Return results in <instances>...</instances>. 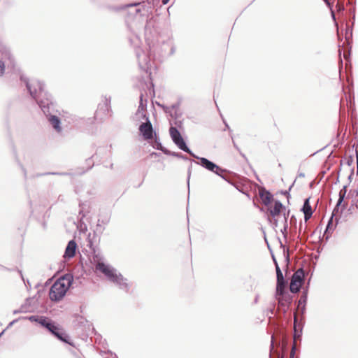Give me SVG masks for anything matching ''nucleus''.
Wrapping results in <instances>:
<instances>
[{
    "instance_id": "nucleus-56",
    "label": "nucleus",
    "mask_w": 358,
    "mask_h": 358,
    "mask_svg": "<svg viewBox=\"0 0 358 358\" xmlns=\"http://www.w3.org/2000/svg\"><path fill=\"white\" fill-rule=\"evenodd\" d=\"M110 356L111 357V358H117V356L112 352H110Z\"/></svg>"
},
{
    "instance_id": "nucleus-60",
    "label": "nucleus",
    "mask_w": 358,
    "mask_h": 358,
    "mask_svg": "<svg viewBox=\"0 0 358 358\" xmlns=\"http://www.w3.org/2000/svg\"><path fill=\"white\" fill-rule=\"evenodd\" d=\"M150 155H151V156H159V153H157V152H152V153L150 154Z\"/></svg>"
},
{
    "instance_id": "nucleus-22",
    "label": "nucleus",
    "mask_w": 358,
    "mask_h": 358,
    "mask_svg": "<svg viewBox=\"0 0 358 358\" xmlns=\"http://www.w3.org/2000/svg\"><path fill=\"white\" fill-rule=\"evenodd\" d=\"M77 244L74 240H71L66 248L64 257L66 259H71L76 255Z\"/></svg>"
},
{
    "instance_id": "nucleus-13",
    "label": "nucleus",
    "mask_w": 358,
    "mask_h": 358,
    "mask_svg": "<svg viewBox=\"0 0 358 358\" xmlns=\"http://www.w3.org/2000/svg\"><path fill=\"white\" fill-rule=\"evenodd\" d=\"M171 137L173 142L180 150L188 153L192 157H196V155L187 146L183 136H171Z\"/></svg>"
},
{
    "instance_id": "nucleus-11",
    "label": "nucleus",
    "mask_w": 358,
    "mask_h": 358,
    "mask_svg": "<svg viewBox=\"0 0 358 358\" xmlns=\"http://www.w3.org/2000/svg\"><path fill=\"white\" fill-rule=\"evenodd\" d=\"M110 97H106L105 103L103 105H99L97 110L94 114V118L99 121H103L105 118H106L109 115V112L110 110Z\"/></svg>"
},
{
    "instance_id": "nucleus-59",
    "label": "nucleus",
    "mask_w": 358,
    "mask_h": 358,
    "mask_svg": "<svg viewBox=\"0 0 358 358\" xmlns=\"http://www.w3.org/2000/svg\"><path fill=\"white\" fill-rule=\"evenodd\" d=\"M298 177H299V178H304L305 177V174L303 173H299L298 174Z\"/></svg>"
},
{
    "instance_id": "nucleus-49",
    "label": "nucleus",
    "mask_w": 358,
    "mask_h": 358,
    "mask_svg": "<svg viewBox=\"0 0 358 358\" xmlns=\"http://www.w3.org/2000/svg\"><path fill=\"white\" fill-rule=\"evenodd\" d=\"M284 314H285L289 309L288 306L280 307Z\"/></svg>"
},
{
    "instance_id": "nucleus-6",
    "label": "nucleus",
    "mask_w": 358,
    "mask_h": 358,
    "mask_svg": "<svg viewBox=\"0 0 358 358\" xmlns=\"http://www.w3.org/2000/svg\"><path fill=\"white\" fill-rule=\"evenodd\" d=\"M194 158L199 160V162L193 161L194 163L201 166L203 168L206 169V170L215 173L216 175L219 176L224 180L229 182V180L225 176V173L228 172L226 169H222V167L219 166L215 163L208 159L207 158L200 157L197 155H196V157H194Z\"/></svg>"
},
{
    "instance_id": "nucleus-16",
    "label": "nucleus",
    "mask_w": 358,
    "mask_h": 358,
    "mask_svg": "<svg viewBox=\"0 0 358 358\" xmlns=\"http://www.w3.org/2000/svg\"><path fill=\"white\" fill-rule=\"evenodd\" d=\"M180 106V102L178 101L177 103L172 104L171 106H162V108L166 113L169 114L171 117H175V119H178L182 115L179 109Z\"/></svg>"
},
{
    "instance_id": "nucleus-15",
    "label": "nucleus",
    "mask_w": 358,
    "mask_h": 358,
    "mask_svg": "<svg viewBox=\"0 0 358 358\" xmlns=\"http://www.w3.org/2000/svg\"><path fill=\"white\" fill-rule=\"evenodd\" d=\"M340 217H336L335 221L336 223L334 224V217L331 216L326 226V229L324 230V234H323V238H325V241H327L329 238H330L331 234L335 230L337 224H338Z\"/></svg>"
},
{
    "instance_id": "nucleus-26",
    "label": "nucleus",
    "mask_w": 358,
    "mask_h": 358,
    "mask_svg": "<svg viewBox=\"0 0 358 358\" xmlns=\"http://www.w3.org/2000/svg\"><path fill=\"white\" fill-rule=\"evenodd\" d=\"M341 206V213H342V212L346 208V204L345 203H343L342 205V203H339V200L337 201V203L333 210V212L331 213V216H333L334 217H336L337 214L339 213V208H340V206Z\"/></svg>"
},
{
    "instance_id": "nucleus-62",
    "label": "nucleus",
    "mask_w": 358,
    "mask_h": 358,
    "mask_svg": "<svg viewBox=\"0 0 358 358\" xmlns=\"http://www.w3.org/2000/svg\"><path fill=\"white\" fill-rule=\"evenodd\" d=\"M356 159H357V164H358V151L356 150Z\"/></svg>"
},
{
    "instance_id": "nucleus-32",
    "label": "nucleus",
    "mask_w": 358,
    "mask_h": 358,
    "mask_svg": "<svg viewBox=\"0 0 358 358\" xmlns=\"http://www.w3.org/2000/svg\"><path fill=\"white\" fill-rule=\"evenodd\" d=\"M86 206H87V205L85 203H79V207H80L79 216H80V222H82L83 219L85 216V213H84V211H85V209Z\"/></svg>"
},
{
    "instance_id": "nucleus-33",
    "label": "nucleus",
    "mask_w": 358,
    "mask_h": 358,
    "mask_svg": "<svg viewBox=\"0 0 358 358\" xmlns=\"http://www.w3.org/2000/svg\"><path fill=\"white\" fill-rule=\"evenodd\" d=\"M70 173L66 172H47L43 173H38L36 175V177L43 176L46 175H59V176H67Z\"/></svg>"
},
{
    "instance_id": "nucleus-21",
    "label": "nucleus",
    "mask_w": 358,
    "mask_h": 358,
    "mask_svg": "<svg viewBox=\"0 0 358 358\" xmlns=\"http://www.w3.org/2000/svg\"><path fill=\"white\" fill-rule=\"evenodd\" d=\"M275 339L274 336H271V341L270 345V355L269 358H284V347L282 346L280 350L274 349Z\"/></svg>"
},
{
    "instance_id": "nucleus-52",
    "label": "nucleus",
    "mask_w": 358,
    "mask_h": 358,
    "mask_svg": "<svg viewBox=\"0 0 358 358\" xmlns=\"http://www.w3.org/2000/svg\"><path fill=\"white\" fill-rule=\"evenodd\" d=\"M329 8H331V3L329 0H323Z\"/></svg>"
},
{
    "instance_id": "nucleus-42",
    "label": "nucleus",
    "mask_w": 358,
    "mask_h": 358,
    "mask_svg": "<svg viewBox=\"0 0 358 358\" xmlns=\"http://www.w3.org/2000/svg\"><path fill=\"white\" fill-rule=\"evenodd\" d=\"M337 12H343L345 10L343 3H337L336 5Z\"/></svg>"
},
{
    "instance_id": "nucleus-20",
    "label": "nucleus",
    "mask_w": 358,
    "mask_h": 358,
    "mask_svg": "<svg viewBox=\"0 0 358 358\" xmlns=\"http://www.w3.org/2000/svg\"><path fill=\"white\" fill-rule=\"evenodd\" d=\"M275 299L278 300L280 307H289L292 302V296L287 294L286 291L282 295H277L275 294Z\"/></svg>"
},
{
    "instance_id": "nucleus-17",
    "label": "nucleus",
    "mask_w": 358,
    "mask_h": 358,
    "mask_svg": "<svg viewBox=\"0 0 358 358\" xmlns=\"http://www.w3.org/2000/svg\"><path fill=\"white\" fill-rule=\"evenodd\" d=\"M142 116H143V117H145V122H142L139 125V128H138L139 134H143V135L156 134L155 131L153 130L152 124H151L150 121L149 120L148 117H146V115L145 114L142 115Z\"/></svg>"
},
{
    "instance_id": "nucleus-24",
    "label": "nucleus",
    "mask_w": 358,
    "mask_h": 358,
    "mask_svg": "<svg viewBox=\"0 0 358 358\" xmlns=\"http://www.w3.org/2000/svg\"><path fill=\"white\" fill-rule=\"evenodd\" d=\"M143 96H144V94L143 92H141L140 94V96H139L140 101H139V106H138V113H140L141 110L144 111L147 107L148 101H147V99H144Z\"/></svg>"
},
{
    "instance_id": "nucleus-30",
    "label": "nucleus",
    "mask_w": 358,
    "mask_h": 358,
    "mask_svg": "<svg viewBox=\"0 0 358 358\" xmlns=\"http://www.w3.org/2000/svg\"><path fill=\"white\" fill-rule=\"evenodd\" d=\"M100 219L98 220L97 224L96 225L95 230L94 231L95 235L100 236L104 231L105 227L102 226V224H100Z\"/></svg>"
},
{
    "instance_id": "nucleus-64",
    "label": "nucleus",
    "mask_w": 358,
    "mask_h": 358,
    "mask_svg": "<svg viewBox=\"0 0 358 358\" xmlns=\"http://www.w3.org/2000/svg\"><path fill=\"white\" fill-rule=\"evenodd\" d=\"M357 175L358 176V164H357Z\"/></svg>"
},
{
    "instance_id": "nucleus-51",
    "label": "nucleus",
    "mask_w": 358,
    "mask_h": 358,
    "mask_svg": "<svg viewBox=\"0 0 358 358\" xmlns=\"http://www.w3.org/2000/svg\"><path fill=\"white\" fill-rule=\"evenodd\" d=\"M300 308H301V314H304L305 311H306V306H301Z\"/></svg>"
},
{
    "instance_id": "nucleus-19",
    "label": "nucleus",
    "mask_w": 358,
    "mask_h": 358,
    "mask_svg": "<svg viewBox=\"0 0 358 358\" xmlns=\"http://www.w3.org/2000/svg\"><path fill=\"white\" fill-rule=\"evenodd\" d=\"M259 194L262 203L265 205L266 208L269 206L272 200L273 199V196L271 194V192L263 187L259 189Z\"/></svg>"
},
{
    "instance_id": "nucleus-5",
    "label": "nucleus",
    "mask_w": 358,
    "mask_h": 358,
    "mask_svg": "<svg viewBox=\"0 0 358 358\" xmlns=\"http://www.w3.org/2000/svg\"><path fill=\"white\" fill-rule=\"evenodd\" d=\"M40 324L45 328L49 332H50L54 336H55L58 340L68 343L69 345H72L69 341V335L64 331V329L55 322H53L51 319L44 316L43 318L41 319Z\"/></svg>"
},
{
    "instance_id": "nucleus-23",
    "label": "nucleus",
    "mask_w": 358,
    "mask_h": 358,
    "mask_svg": "<svg viewBox=\"0 0 358 358\" xmlns=\"http://www.w3.org/2000/svg\"><path fill=\"white\" fill-rule=\"evenodd\" d=\"M350 13H352V25L350 27H348V25H347V28L345 30V39L347 41H348L350 38H351L352 36V28H353V26L355 24V8H353L352 9H351Z\"/></svg>"
},
{
    "instance_id": "nucleus-2",
    "label": "nucleus",
    "mask_w": 358,
    "mask_h": 358,
    "mask_svg": "<svg viewBox=\"0 0 358 358\" xmlns=\"http://www.w3.org/2000/svg\"><path fill=\"white\" fill-rule=\"evenodd\" d=\"M20 80L24 83L30 96L36 101L48 122L58 133L62 131L61 120L54 115L55 103L52 96L45 90L44 84L36 79L29 80L23 74L20 73Z\"/></svg>"
},
{
    "instance_id": "nucleus-14",
    "label": "nucleus",
    "mask_w": 358,
    "mask_h": 358,
    "mask_svg": "<svg viewBox=\"0 0 358 358\" xmlns=\"http://www.w3.org/2000/svg\"><path fill=\"white\" fill-rule=\"evenodd\" d=\"M104 257L103 255L94 250L93 255H92V262L94 264L95 268L102 273V270L101 269V267L102 265L107 266V267H112L110 265L106 264L104 262Z\"/></svg>"
},
{
    "instance_id": "nucleus-34",
    "label": "nucleus",
    "mask_w": 358,
    "mask_h": 358,
    "mask_svg": "<svg viewBox=\"0 0 358 358\" xmlns=\"http://www.w3.org/2000/svg\"><path fill=\"white\" fill-rule=\"evenodd\" d=\"M287 229H288L287 218L286 217V213H284V227H283V229H281V232L285 238L287 235Z\"/></svg>"
},
{
    "instance_id": "nucleus-4",
    "label": "nucleus",
    "mask_w": 358,
    "mask_h": 358,
    "mask_svg": "<svg viewBox=\"0 0 358 358\" xmlns=\"http://www.w3.org/2000/svg\"><path fill=\"white\" fill-rule=\"evenodd\" d=\"M101 269L102 270V273L104 274L109 281L113 282L119 289L124 292H129L130 286L127 282V279L124 278L120 273H118L115 268L113 266L107 267L102 265Z\"/></svg>"
},
{
    "instance_id": "nucleus-54",
    "label": "nucleus",
    "mask_w": 358,
    "mask_h": 358,
    "mask_svg": "<svg viewBox=\"0 0 358 358\" xmlns=\"http://www.w3.org/2000/svg\"><path fill=\"white\" fill-rule=\"evenodd\" d=\"M231 139H232V141H233V143H234V147H235L238 150H239V148H238V147L237 146V145H236V142H235V140H234L233 138H231Z\"/></svg>"
},
{
    "instance_id": "nucleus-27",
    "label": "nucleus",
    "mask_w": 358,
    "mask_h": 358,
    "mask_svg": "<svg viewBox=\"0 0 358 358\" xmlns=\"http://www.w3.org/2000/svg\"><path fill=\"white\" fill-rule=\"evenodd\" d=\"M296 324H297V318L295 316L294 317V339H301V334H302V326H299L300 329L298 331L296 329Z\"/></svg>"
},
{
    "instance_id": "nucleus-7",
    "label": "nucleus",
    "mask_w": 358,
    "mask_h": 358,
    "mask_svg": "<svg viewBox=\"0 0 358 358\" xmlns=\"http://www.w3.org/2000/svg\"><path fill=\"white\" fill-rule=\"evenodd\" d=\"M283 210H285V206L279 200L274 201L273 206H269L266 208L268 220L274 228L278 226V221L276 217L282 213Z\"/></svg>"
},
{
    "instance_id": "nucleus-12",
    "label": "nucleus",
    "mask_w": 358,
    "mask_h": 358,
    "mask_svg": "<svg viewBox=\"0 0 358 358\" xmlns=\"http://www.w3.org/2000/svg\"><path fill=\"white\" fill-rule=\"evenodd\" d=\"M143 141H147L153 148L162 151L164 154L167 155L169 150L164 147L160 142L159 136H141Z\"/></svg>"
},
{
    "instance_id": "nucleus-50",
    "label": "nucleus",
    "mask_w": 358,
    "mask_h": 358,
    "mask_svg": "<svg viewBox=\"0 0 358 358\" xmlns=\"http://www.w3.org/2000/svg\"><path fill=\"white\" fill-rule=\"evenodd\" d=\"M191 169H192V164H190V166H189L188 168V180L189 179V176H190V174H191ZM189 183V181L187 182Z\"/></svg>"
},
{
    "instance_id": "nucleus-58",
    "label": "nucleus",
    "mask_w": 358,
    "mask_h": 358,
    "mask_svg": "<svg viewBox=\"0 0 358 358\" xmlns=\"http://www.w3.org/2000/svg\"><path fill=\"white\" fill-rule=\"evenodd\" d=\"M170 0H162V3L163 5H166L169 3Z\"/></svg>"
},
{
    "instance_id": "nucleus-1",
    "label": "nucleus",
    "mask_w": 358,
    "mask_h": 358,
    "mask_svg": "<svg viewBox=\"0 0 358 358\" xmlns=\"http://www.w3.org/2000/svg\"><path fill=\"white\" fill-rule=\"evenodd\" d=\"M154 22L152 19L147 20L144 26L145 38L149 48V55L146 54L140 47L135 48V54L139 68L148 73L151 69V57L154 59H160L165 56H171L175 52L176 48L171 38L166 41L154 40L155 32L152 30Z\"/></svg>"
},
{
    "instance_id": "nucleus-3",
    "label": "nucleus",
    "mask_w": 358,
    "mask_h": 358,
    "mask_svg": "<svg viewBox=\"0 0 358 358\" xmlns=\"http://www.w3.org/2000/svg\"><path fill=\"white\" fill-rule=\"evenodd\" d=\"M73 281V275L65 274L57 280L50 287L49 296L52 301H59L65 296L69 287Z\"/></svg>"
},
{
    "instance_id": "nucleus-46",
    "label": "nucleus",
    "mask_w": 358,
    "mask_h": 358,
    "mask_svg": "<svg viewBox=\"0 0 358 358\" xmlns=\"http://www.w3.org/2000/svg\"><path fill=\"white\" fill-rule=\"evenodd\" d=\"M294 355H295V347L292 346L289 358H294Z\"/></svg>"
},
{
    "instance_id": "nucleus-47",
    "label": "nucleus",
    "mask_w": 358,
    "mask_h": 358,
    "mask_svg": "<svg viewBox=\"0 0 358 358\" xmlns=\"http://www.w3.org/2000/svg\"><path fill=\"white\" fill-rule=\"evenodd\" d=\"M24 306H22L20 310H15L13 314H17L19 313L24 312Z\"/></svg>"
},
{
    "instance_id": "nucleus-40",
    "label": "nucleus",
    "mask_w": 358,
    "mask_h": 358,
    "mask_svg": "<svg viewBox=\"0 0 358 358\" xmlns=\"http://www.w3.org/2000/svg\"><path fill=\"white\" fill-rule=\"evenodd\" d=\"M169 134H171V135H177V134H180V132L177 129V127L171 126L169 128Z\"/></svg>"
},
{
    "instance_id": "nucleus-53",
    "label": "nucleus",
    "mask_w": 358,
    "mask_h": 358,
    "mask_svg": "<svg viewBox=\"0 0 358 358\" xmlns=\"http://www.w3.org/2000/svg\"><path fill=\"white\" fill-rule=\"evenodd\" d=\"M17 321V320H13L12 322H10L9 323L8 326V327H11V326H13V324L14 323H15Z\"/></svg>"
},
{
    "instance_id": "nucleus-28",
    "label": "nucleus",
    "mask_w": 358,
    "mask_h": 358,
    "mask_svg": "<svg viewBox=\"0 0 358 358\" xmlns=\"http://www.w3.org/2000/svg\"><path fill=\"white\" fill-rule=\"evenodd\" d=\"M166 155L173 156V157H177L179 159H182L185 161H187V160L191 161V162L193 161V160H191L189 158H188L187 156L182 154L181 152H171V151L169 150V153H167Z\"/></svg>"
},
{
    "instance_id": "nucleus-10",
    "label": "nucleus",
    "mask_w": 358,
    "mask_h": 358,
    "mask_svg": "<svg viewBox=\"0 0 358 358\" xmlns=\"http://www.w3.org/2000/svg\"><path fill=\"white\" fill-rule=\"evenodd\" d=\"M305 273L303 269H299L292 277L289 290L292 293L296 294L300 291L301 285L304 280Z\"/></svg>"
},
{
    "instance_id": "nucleus-25",
    "label": "nucleus",
    "mask_w": 358,
    "mask_h": 358,
    "mask_svg": "<svg viewBox=\"0 0 358 358\" xmlns=\"http://www.w3.org/2000/svg\"><path fill=\"white\" fill-rule=\"evenodd\" d=\"M307 299H308V288L305 289L303 291L302 294L298 301V308H300L301 306H306Z\"/></svg>"
},
{
    "instance_id": "nucleus-63",
    "label": "nucleus",
    "mask_w": 358,
    "mask_h": 358,
    "mask_svg": "<svg viewBox=\"0 0 358 358\" xmlns=\"http://www.w3.org/2000/svg\"><path fill=\"white\" fill-rule=\"evenodd\" d=\"M353 171H353V169H352V172H351V173H350V176H349V177H348V179H349V180H351L352 176V174H353Z\"/></svg>"
},
{
    "instance_id": "nucleus-57",
    "label": "nucleus",
    "mask_w": 358,
    "mask_h": 358,
    "mask_svg": "<svg viewBox=\"0 0 358 358\" xmlns=\"http://www.w3.org/2000/svg\"><path fill=\"white\" fill-rule=\"evenodd\" d=\"M258 300H259V295H256L255 298V300H254V303H257L258 302Z\"/></svg>"
},
{
    "instance_id": "nucleus-38",
    "label": "nucleus",
    "mask_w": 358,
    "mask_h": 358,
    "mask_svg": "<svg viewBox=\"0 0 358 358\" xmlns=\"http://www.w3.org/2000/svg\"><path fill=\"white\" fill-rule=\"evenodd\" d=\"M275 306V303H273L271 307L268 308L266 310V315L268 316L269 320L271 319V317H272L271 315L274 314Z\"/></svg>"
},
{
    "instance_id": "nucleus-45",
    "label": "nucleus",
    "mask_w": 358,
    "mask_h": 358,
    "mask_svg": "<svg viewBox=\"0 0 358 358\" xmlns=\"http://www.w3.org/2000/svg\"><path fill=\"white\" fill-rule=\"evenodd\" d=\"M290 224H296V219L294 215H292L290 217Z\"/></svg>"
},
{
    "instance_id": "nucleus-55",
    "label": "nucleus",
    "mask_w": 358,
    "mask_h": 358,
    "mask_svg": "<svg viewBox=\"0 0 358 358\" xmlns=\"http://www.w3.org/2000/svg\"><path fill=\"white\" fill-rule=\"evenodd\" d=\"M141 11V8H135V13L136 14L140 13Z\"/></svg>"
},
{
    "instance_id": "nucleus-29",
    "label": "nucleus",
    "mask_w": 358,
    "mask_h": 358,
    "mask_svg": "<svg viewBox=\"0 0 358 358\" xmlns=\"http://www.w3.org/2000/svg\"><path fill=\"white\" fill-rule=\"evenodd\" d=\"M301 210L303 212L313 213L310 204V198H307L304 200Z\"/></svg>"
},
{
    "instance_id": "nucleus-35",
    "label": "nucleus",
    "mask_w": 358,
    "mask_h": 358,
    "mask_svg": "<svg viewBox=\"0 0 358 358\" xmlns=\"http://www.w3.org/2000/svg\"><path fill=\"white\" fill-rule=\"evenodd\" d=\"M329 9L331 10V18H332V20L334 22L335 26L337 27V32H338V22H336V15H335V13L334 11L333 8H332V3H331V8H329ZM338 38H340L339 33H338Z\"/></svg>"
},
{
    "instance_id": "nucleus-44",
    "label": "nucleus",
    "mask_w": 358,
    "mask_h": 358,
    "mask_svg": "<svg viewBox=\"0 0 358 358\" xmlns=\"http://www.w3.org/2000/svg\"><path fill=\"white\" fill-rule=\"evenodd\" d=\"M293 185H294V182L289 187L288 190H285V191L282 192V194H283L284 195L287 196V198H289L290 196L289 191H290V189H291V188L292 187Z\"/></svg>"
},
{
    "instance_id": "nucleus-61",
    "label": "nucleus",
    "mask_w": 358,
    "mask_h": 358,
    "mask_svg": "<svg viewBox=\"0 0 358 358\" xmlns=\"http://www.w3.org/2000/svg\"><path fill=\"white\" fill-rule=\"evenodd\" d=\"M22 171L24 173V178H27V171L24 168L22 167Z\"/></svg>"
},
{
    "instance_id": "nucleus-39",
    "label": "nucleus",
    "mask_w": 358,
    "mask_h": 358,
    "mask_svg": "<svg viewBox=\"0 0 358 358\" xmlns=\"http://www.w3.org/2000/svg\"><path fill=\"white\" fill-rule=\"evenodd\" d=\"M110 219V216L109 215H107L104 216L103 217H102L101 219H100V220H101L100 224L106 225L109 223Z\"/></svg>"
},
{
    "instance_id": "nucleus-43",
    "label": "nucleus",
    "mask_w": 358,
    "mask_h": 358,
    "mask_svg": "<svg viewBox=\"0 0 358 358\" xmlns=\"http://www.w3.org/2000/svg\"><path fill=\"white\" fill-rule=\"evenodd\" d=\"M304 214L305 221H308L311 217L313 213L303 212Z\"/></svg>"
},
{
    "instance_id": "nucleus-36",
    "label": "nucleus",
    "mask_w": 358,
    "mask_h": 358,
    "mask_svg": "<svg viewBox=\"0 0 358 358\" xmlns=\"http://www.w3.org/2000/svg\"><path fill=\"white\" fill-rule=\"evenodd\" d=\"M44 316H38V315H31L28 317V320L31 322H35L40 324V322L41 321V319L43 318Z\"/></svg>"
},
{
    "instance_id": "nucleus-41",
    "label": "nucleus",
    "mask_w": 358,
    "mask_h": 358,
    "mask_svg": "<svg viewBox=\"0 0 358 358\" xmlns=\"http://www.w3.org/2000/svg\"><path fill=\"white\" fill-rule=\"evenodd\" d=\"M141 5V3L138 2V3H131V4H127V5H124L122 8H134V7H137V6H140Z\"/></svg>"
},
{
    "instance_id": "nucleus-18",
    "label": "nucleus",
    "mask_w": 358,
    "mask_h": 358,
    "mask_svg": "<svg viewBox=\"0 0 358 358\" xmlns=\"http://www.w3.org/2000/svg\"><path fill=\"white\" fill-rule=\"evenodd\" d=\"M129 29H130L131 32L134 34L135 36L134 39H132L129 37V40L131 43V44H134L137 45V44L139 43V37H138V31L139 29H141L143 28L142 26L138 27L137 22L134 21L131 24L128 25Z\"/></svg>"
},
{
    "instance_id": "nucleus-37",
    "label": "nucleus",
    "mask_w": 358,
    "mask_h": 358,
    "mask_svg": "<svg viewBox=\"0 0 358 358\" xmlns=\"http://www.w3.org/2000/svg\"><path fill=\"white\" fill-rule=\"evenodd\" d=\"M343 163H344L345 164H346L348 166H350L352 165V164L353 163V157L351 156H349V157L345 158L344 159L341 160V164Z\"/></svg>"
},
{
    "instance_id": "nucleus-9",
    "label": "nucleus",
    "mask_w": 358,
    "mask_h": 358,
    "mask_svg": "<svg viewBox=\"0 0 358 358\" xmlns=\"http://www.w3.org/2000/svg\"><path fill=\"white\" fill-rule=\"evenodd\" d=\"M272 258L273 259V262H274V264L275 266L276 278H277L275 294L277 295H282L285 292V291H286V286H287V282L285 279L282 272L281 269L280 268L278 264L273 255L272 256Z\"/></svg>"
},
{
    "instance_id": "nucleus-31",
    "label": "nucleus",
    "mask_w": 358,
    "mask_h": 358,
    "mask_svg": "<svg viewBox=\"0 0 358 358\" xmlns=\"http://www.w3.org/2000/svg\"><path fill=\"white\" fill-rule=\"evenodd\" d=\"M346 192H347V185H344L343 187V188L339 191V193H338V200H339V203H343V202L345 199V197Z\"/></svg>"
},
{
    "instance_id": "nucleus-48",
    "label": "nucleus",
    "mask_w": 358,
    "mask_h": 358,
    "mask_svg": "<svg viewBox=\"0 0 358 358\" xmlns=\"http://www.w3.org/2000/svg\"><path fill=\"white\" fill-rule=\"evenodd\" d=\"M282 212H283V214H284L285 213H286V217L288 219V216H289V215L290 210H289V209L287 210V209L285 208V210H283V211H282Z\"/></svg>"
},
{
    "instance_id": "nucleus-8",
    "label": "nucleus",
    "mask_w": 358,
    "mask_h": 358,
    "mask_svg": "<svg viewBox=\"0 0 358 358\" xmlns=\"http://www.w3.org/2000/svg\"><path fill=\"white\" fill-rule=\"evenodd\" d=\"M3 59H7L15 70L14 59L10 49L5 44L0 43V77H2L5 73V62L2 61Z\"/></svg>"
}]
</instances>
